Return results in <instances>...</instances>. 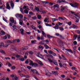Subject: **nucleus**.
Masks as SVG:
<instances>
[{
  "label": "nucleus",
  "mask_w": 80,
  "mask_h": 80,
  "mask_svg": "<svg viewBox=\"0 0 80 80\" xmlns=\"http://www.w3.org/2000/svg\"><path fill=\"white\" fill-rule=\"evenodd\" d=\"M3 46H4V44H3V42H1L0 44V48L2 47H3Z\"/></svg>",
  "instance_id": "a211bd4d"
},
{
  "label": "nucleus",
  "mask_w": 80,
  "mask_h": 80,
  "mask_svg": "<svg viewBox=\"0 0 80 80\" xmlns=\"http://www.w3.org/2000/svg\"><path fill=\"white\" fill-rule=\"evenodd\" d=\"M42 34L44 36V37H46V34H45V32H44V31H42Z\"/></svg>",
  "instance_id": "b1692460"
},
{
  "label": "nucleus",
  "mask_w": 80,
  "mask_h": 80,
  "mask_svg": "<svg viewBox=\"0 0 80 80\" xmlns=\"http://www.w3.org/2000/svg\"><path fill=\"white\" fill-rule=\"evenodd\" d=\"M29 53L30 55H32V54H33V52H32V51H29Z\"/></svg>",
  "instance_id": "49530a36"
},
{
  "label": "nucleus",
  "mask_w": 80,
  "mask_h": 80,
  "mask_svg": "<svg viewBox=\"0 0 80 80\" xmlns=\"http://www.w3.org/2000/svg\"><path fill=\"white\" fill-rule=\"evenodd\" d=\"M6 43H9L11 44V43H13V42H12V41H11L10 40H9L6 41Z\"/></svg>",
  "instance_id": "4468645a"
},
{
  "label": "nucleus",
  "mask_w": 80,
  "mask_h": 80,
  "mask_svg": "<svg viewBox=\"0 0 80 80\" xmlns=\"http://www.w3.org/2000/svg\"><path fill=\"white\" fill-rule=\"evenodd\" d=\"M11 5L12 8H13V7H14V4L13 3H11Z\"/></svg>",
  "instance_id": "a878e982"
},
{
  "label": "nucleus",
  "mask_w": 80,
  "mask_h": 80,
  "mask_svg": "<svg viewBox=\"0 0 80 80\" xmlns=\"http://www.w3.org/2000/svg\"><path fill=\"white\" fill-rule=\"evenodd\" d=\"M60 42H61V44H60L61 46H63L64 45V42L62 41H61Z\"/></svg>",
  "instance_id": "dca6fc26"
},
{
  "label": "nucleus",
  "mask_w": 80,
  "mask_h": 80,
  "mask_svg": "<svg viewBox=\"0 0 80 80\" xmlns=\"http://www.w3.org/2000/svg\"><path fill=\"white\" fill-rule=\"evenodd\" d=\"M42 3H43V4H44V5H46V4H48V2L47 1H42Z\"/></svg>",
  "instance_id": "4be33fe9"
},
{
  "label": "nucleus",
  "mask_w": 80,
  "mask_h": 80,
  "mask_svg": "<svg viewBox=\"0 0 80 80\" xmlns=\"http://www.w3.org/2000/svg\"><path fill=\"white\" fill-rule=\"evenodd\" d=\"M3 38L4 39H7V35L5 36L4 37H3Z\"/></svg>",
  "instance_id": "680f3d73"
},
{
  "label": "nucleus",
  "mask_w": 80,
  "mask_h": 80,
  "mask_svg": "<svg viewBox=\"0 0 80 80\" xmlns=\"http://www.w3.org/2000/svg\"><path fill=\"white\" fill-rule=\"evenodd\" d=\"M20 31L21 32V33L22 35H24V33H23V32H24V29H20Z\"/></svg>",
  "instance_id": "423d86ee"
},
{
  "label": "nucleus",
  "mask_w": 80,
  "mask_h": 80,
  "mask_svg": "<svg viewBox=\"0 0 80 80\" xmlns=\"http://www.w3.org/2000/svg\"><path fill=\"white\" fill-rule=\"evenodd\" d=\"M73 28H77L78 27L77 26L75 25L74 24H73V27H72Z\"/></svg>",
  "instance_id": "412c9836"
},
{
  "label": "nucleus",
  "mask_w": 80,
  "mask_h": 80,
  "mask_svg": "<svg viewBox=\"0 0 80 80\" xmlns=\"http://www.w3.org/2000/svg\"><path fill=\"white\" fill-rule=\"evenodd\" d=\"M16 58H20V57H21V56H20V55L17 54L16 56Z\"/></svg>",
  "instance_id": "7c9ffc66"
},
{
  "label": "nucleus",
  "mask_w": 80,
  "mask_h": 80,
  "mask_svg": "<svg viewBox=\"0 0 80 80\" xmlns=\"http://www.w3.org/2000/svg\"><path fill=\"white\" fill-rule=\"evenodd\" d=\"M6 4L7 6L6 8H7V9H8V10H10V7L8 4V3L7 2Z\"/></svg>",
  "instance_id": "6e6552de"
},
{
  "label": "nucleus",
  "mask_w": 80,
  "mask_h": 80,
  "mask_svg": "<svg viewBox=\"0 0 80 80\" xmlns=\"http://www.w3.org/2000/svg\"><path fill=\"white\" fill-rule=\"evenodd\" d=\"M60 38L62 39H65L64 37H63V36H62V35H60Z\"/></svg>",
  "instance_id": "de8ad7c7"
},
{
  "label": "nucleus",
  "mask_w": 80,
  "mask_h": 80,
  "mask_svg": "<svg viewBox=\"0 0 80 80\" xmlns=\"http://www.w3.org/2000/svg\"><path fill=\"white\" fill-rule=\"evenodd\" d=\"M31 72H33V73H36V74H37V73H38V72L37 71V70L35 69H31Z\"/></svg>",
  "instance_id": "7ed1b4c3"
},
{
  "label": "nucleus",
  "mask_w": 80,
  "mask_h": 80,
  "mask_svg": "<svg viewBox=\"0 0 80 80\" xmlns=\"http://www.w3.org/2000/svg\"><path fill=\"white\" fill-rule=\"evenodd\" d=\"M62 2H63V3H68V2H66L65 0H61V1H60V3H62Z\"/></svg>",
  "instance_id": "f3484780"
},
{
  "label": "nucleus",
  "mask_w": 80,
  "mask_h": 80,
  "mask_svg": "<svg viewBox=\"0 0 80 80\" xmlns=\"http://www.w3.org/2000/svg\"><path fill=\"white\" fill-rule=\"evenodd\" d=\"M60 20H61V21H62V20H63V21L64 20H65V19H64V18H63L62 17H60Z\"/></svg>",
  "instance_id": "c03bdc74"
},
{
  "label": "nucleus",
  "mask_w": 80,
  "mask_h": 80,
  "mask_svg": "<svg viewBox=\"0 0 80 80\" xmlns=\"http://www.w3.org/2000/svg\"><path fill=\"white\" fill-rule=\"evenodd\" d=\"M68 25H71L72 24V22H69L68 23Z\"/></svg>",
  "instance_id": "0e129e2a"
},
{
  "label": "nucleus",
  "mask_w": 80,
  "mask_h": 80,
  "mask_svg": "<svg viewBox=\"0 0 80 80\" xmlns=\"http://www.w3.org/2000/svg\"><path fill=\"white\" fill-rule=\"evenodd\" d=\"M59 8V6L58 4H56V5H55L54 6V8Z\"/></svg>",
  "instance_id": "0eeeda50"
},
{
  "label": "nucleus",
  "mask_w": 80,
  "mask_h": 80,
  "mask_svg": "<svg viewBox=\"0 0 80 80\" xmlns=\"http://www.w3.org/2000/svg\"><path fill=\"white\" fill-rule=\"evenodd\" d=\"M55 65H58V63H57V62H54L53 61V62Z\"/></svg>",
  "instance_id": "09e8293b"
},
{
  "label": "nucleus",
  "mask_w": 80,
  "mask_h": 80,
  "mask_svg": "<svg viewBox=\"0 0 80 80\" xmlns=\"http://www.w3.org/2000/svg\"><path fill=\"white\" fill-rule=\"evenodd\" d=\"M19 15H20V16H19V17L20 18H23V15H22L21 14H19Z\"/></svg>",
  "instance_id": "13d9d810"
},
{
  "label": "nucleus",
  "mask_w": 80,
  "mask_h": 80,
  "mask_svg": "<svg viewBox=\"0 0 80 80\" xmlns=\"http://www.w3.org/2000/svg\"><path fill=\"white\" fill-rule=\"evenodd\" d=\"M16 41L17 42H18V43L20 42V39H16Z\"/></svg>",
  "instance_id": "774afa93"
},
{
  "label": "nucleus",
  "mask_w": 80,
  "mask_h": 80,
  "mask_svg": "<svg viewBox=\"0 0 80 80\" xmlns=\"http://www.w3.org/2000/svg\"><path fill=\"white\" fill-rule=\"evenodd\" d=\"M77 19L75 21V23H78L79 22V19Z\"/></svg>",
  "instance_id": "603ef678"
},
{
  "label": "nucleus",
  "mask_w": 80,
  "mask_h": 80,
  "mask_svg": "<svg viewBox=\"0 0 80 80\" xmlns=\"http://www.w3.org/2000/svg\"><path fill=\"white\" fill-rule=\"evenodd\" d=\"M44 47H46V49H48V48H49V46H48L47 44H45V45H44Z\"/></svg>",
  "instance_id": "bb28decb"
},
{
  "label": "nucleus",
  "mask_w": 80,
  "mask_h": 80,
  "mask_svg": "<svg viewBox=\"0 0 80 80\" xmlns=\"http://www.w3.org/2000/svg\"><path fill=\"white\" fill-rule=\"evenodd\" d=\"M0 52H1V53H4V54H6V53H5V52L2 50H0Z\"/></svg>",
  "instance_id": "6ab92c4d"
},
{
  "label": "nucleus",
  "mask_w": 80,
  "mask_h": 80,
  "mask_svg": "<svg viewBox=\"0 0 80 80\" xmlns=\"http://www.w3.org/2000/svg\"><path fill=\"white\" fill-rule=\"evenodd\" d=\"M63 65H64V68H67V64L65 63H63Z\"/></svg>",
  "instance_id": "ea45409f"
},
{
  "label": "nucleus",
  "mask_w": 80,
  "mask_h": 80,
  "mask_svg": "<svg viewBox=\"0 0 80 80\" xmlns=\"http://www.w3.org/2000/svg\"><path fill=\"white\" fill-rule=\"evenodd\" d=\"M16 17L17 18H18L20 17V14H17L16 15Z\"/></svg>",
  "instance_id": "e433bc0d"
},
{
  "label": "nucleus",
  "mask_w": 80,
  "mask_h": 80,
  "mask_svg": "<svg viewBox=\"0 0 80 80\" xmlns=\"http://www.w3.org/2000/svg\"><path fill=\"white\" fill-rule=\"evenodd\" d=\"M32 19H33V20H36V18H37V17H36V16L32 18Z\"/></svg>",
  "instance_id": "052dcab7"
},
{
  "label": "nucleus",
  "mask_w": 80,
  "mask_h": 80,
  "mask_svg": "<svg viewBox=\"0 0 80 80\" xmlns=\"http://www.w3.org/2000/svg\"><path fill=\"white\" fill-rule=\"evenodd\" d=\"M24 12L25 13H26V14L28 13V10H27V9H25L24 10Z\"/></svg>",
  "instance_id": "393cba45"
},
{
  "label": "nucleus",
  "mask_w": 80,
  "mask_h": 80,
  "mask_svg": "<svg viewBox=\"0 0 80 80\" xmlns=\"http://www.w3.org/2000/svg\"><path fill=\"white\" fill-rule=\"evenodd\" d=\"M29 62H30L29 65H30V66H32V67H38V64L36 63H33V61L31 60H30Z\"/></svg>",
  "instance_id": "f257e3e1"
},
{
  "label": "nucleus",
  "mask_w": 80,
  "mask_h": 80,
  "mask_svg": "<svg viewBox=\"0 0 80 80\" xmlns=\"http://www.w3.org/2000/svg\"><path fill=\"white\" fill-rule=\"evenodd\" d=\"M52 73H53V74H54V75H56V74H57V72L53 71L52 72Z\"/></svg>",
  "instance_id": "2f4dec72"
},
{
  "label": "nucleus",
  "mask_w": 80,
  "mask_h": 80,
  "mask_svg": "<svg viewBox=\"0 0 80 80\" xmlns=\"http://www.w3.org/2000/svg\"><path fill=\"white\" fill-rule=\"evenodd\" d=\"M27 68L28 69V70H30L32 68V67L28 66L27 67Z\"/></svg>",
  "instance_id": "4c0bfd02"
},
{
  "label": "nucleus",
  "mask_w": 80,
  "mask_h": 80,
  "mask_svg": "<svg viewBox=\"0 0 80 80\" xmlns=\"http://www.w3.org/2000/svg\"><path fill=\"white\" fill-rule=\"evenodd\" d=\"M24 60L25 59H24L23 58H21V62H23Z\"/></svg>",
  "instance_id": "864d4df0"
},
{
  "label": "nucleus",
  "mask_w": 80,
  "mask_h": 80,
  "mask_svg": "<svg viewBox=\"0 0 80 80\" xmlns=\"http://www.w3.org/2000/svg\"><path fill=\"white\" fill-rule=\"evenodd\" d=\"M28 46H25L22 48V50H28Z\"/></svg>",
  "instance_id": "9d476101"
},
{
  "label": "nucleus",
  "mask_w": 80,
  "mask_h": 80,
  "mask_svg": "<svg viewBox=\"0 0 80 80\" xmlns=\"http://www.w3.org/2000/svg\"><path fill=\"white\" fill-rule=\"evenodd\" d=\"M41 40H44V38H43V36H41Z\"/></svg>",
  "instance_id": "338daca9"
},
{
  "label": "nucleus",
  "mask_w": 80,
  "mask_h": 80,
  "mask_svg": "<svg viewBox=\"0 0 80 80\" xmlns=\"http://www.w3.org/2000/svg\"><path fill=\"white\" fill-rule=\"evenodd\" d=\"M23 22H21L20 21L19 22V24L21 25H23Z\"/></svg>",
  "instance_id": "3c124183"
},
{
  "label": "nucleus",
  "mask_w": 80,
  "mask_h": 80,
  "mask_svg": "<svg viewBox=\"0 0 80 80\" xmlns=\"http://www.w3.org/2000/svg\"><path fill=\"white\" fill-rule=\"evenodd\" d=\"M9 44H5V45L3 46V47L4 48H6V47H8V45H9Z\"/></svg>",
  "instance_id": "5701e85b"
},
{
  "label": "nucleus",
  "mask_w": 80,
  "mask_h": 80,
  "mask_svg": "<svg viewBox=\"0 0 80 80\" xmlns=\"http://www.w3.org/2000/svg\"><path fill=\"white\" fill-rule=\"evenodd\" d=\"M10 22H11L12 23H14V22L15 21L14 20V19H13L12 20L10 19Z\"/></svg>",
  "instance_id": "cd10ccee"
},
{
  "label": "nucleus",
  "mask_w": 80,
  "mask_h": 80,
  "mask_svg": "<svg viewBox=\"0 0 80 80\" xmlns=\"http://www.w3.org/2000/svg\"><path fill=\"white\" fill-rule=\"evenodd\" d=\"M46 72V75H47V76H48V77H50V75L51 74V73L49 72L48 70H45Z\"/></svg>",
  "instance_id": "f03ea898"
},
{
  "label": "nucleus",
  "mask_w": 80,
  "mask_h": 80,
  "mask_svg": "<svg viewBox=\"0 0 80 80\" xmlns=\"http://www.w3.org/2000/svg\"><path fill=\"white\" fill-rule=\"evenodd\" d=\"M73 43L74 44V45H77V42L75 41L73 42Z\"/></svg>",
  "instance_id": "72a5a7b5"
},
{
  "label": "nucleus",
  "mask_w": 80,
  "mask_h": 80,
  "mask_svg": "<svg viewBox=\"0 0 80 80\" xmlns=\"http://www.w3.org/2000/svg\"><path fill=\"white\" fill-rule=\"evenodd\" d=\"M52 20L53 22H55V21H56V20H58V19L57 18H52Z\"/></svg>",
  "instance_id": "c756f323"
},
{
  "label": "nucleus",
  "mask_w": 80,
  "mask_h": 80,
  "mask_svg": "<svg viewBox=\"0 0 80 80\" xmlns=\"http://www.w3.org/2000/svg\"><path fill=\"white\" fill-rule=\"evenodd\" d=\"M12 69H13V70L15 69L16 68V67L15 66H12Z\"/></svg>",
  "instance_id": "6e6d98bb"
},
{
  "label": "nucleus",
  "mask_w": 80,
  "mask_h": 80,
  "mask_svg": "<svg viewBox=\"0 0 80 80\" xmlns=\"http://www.w3.org/2000/svg\"><path fill=\"white\" fill-rule=\"evenodd\" d=\"M40 55L41 57H40V58H42V59H43V56L41 54H40Z\"/></svg>",
  "instance_id": "8fccbe9b"
},
{
  "label": "nucleus",
  "mask_w": 80,
  "mask_h": 80,
  "mask_svg": "<svg viewBox=\"0 0 80 80\" xmlns=\"http://www.w3.org/2000/svg\"><path fill=\"white\" fill-rule=\"evenodd\" d=\"M44 41H42L40 42L39 43L40 45H45V44L43 43Z\"/></svg>",
  "instance_id": "aec40b11"
},
{
  "label": "nucleus",
  "mask_w": 80,
  "mask_h": 80,
  "mask_svg": "<svg viewBox=\"0 0 80 80\" xmlns=\"http://www.w3.org/2000/svg\"><path fill=\"white\" fill-rule=\"evenodd\" d=\"M48 20V18H45V19L44 20V22H47Z\"/></svg>",
  "instance_id": "473e14b6"
},
{
  "label": "nucleus",
  "mask_w": 80,
  "mask_h": 80,
  "mask_svg": "<svg viewBox=\"0 0 80 80\" xmlns=\"http://www.w3.org/2000/svg\"><path fill=\"white\" fill-rule=\"evenodd\" d=\"M25 63L26 64H28V59H27L25 62Z\"/></svg>",
  "instance_id": "58836bf2"
},
{
  "label": "nucleus",
  "mask_w": 80,
  "mask_h": 80,
  "mask_svg": "<svg viewBox=\"0 0 80 80\" xmlns=\"http://www.w3.org/2000/svg\"><path fill=\"white\" fill-rule=\"evenodd\" d=\"M57 42L58 43L59 45H60V39H58L57 40Z\"/></svg>",
  "instance_id": "c85d7f7f"
},
{
  "label": "nucleus",
  "mask_w": 80,
  "mask_h": 80,
  "mask_svg": "<svg viewBox=\"0 0 80 80\" xmlns=\"http://www.w3.org/2000/svg\"><path fill=\"white\" fill-rule=\"evenodd\" d=\"M18 78L17 77H15L14 78H12V80H18Z\"/></svg>",
  "instance_id": "c9c22d12"
},
{
  "label": "nucleus",
  "mask_w": 80,
  "mask_h": 80,
  "mask_svg": "<svg viewBox=\"0 0 80 80\" xmlns=\"http://www.w3.org/2000/svg\"><path fill=\"white\" fill-rule=\"evenodd\" d=\"M35 9L36 11H37V12H40V9L38 7H35Z\"/></svg>",
  "instance_id": "f8f14e48"
},
{
  "label": "nucleus",
  "mask_w": 80,
  "mask_h": 80,
  "mask_svg": "<svg viewBox=\"0 0 80 80\" xmlns=\"http://www.w3.org/2000/svg\"><path fill=\"white\" fill-rule=\"evenodd\" d=\"M76 32L77 33H78L79 34V33H80V31L79 30L77 31Z\"/></svg>",
  "instance_id": "69168bd1"
},
{
  "label": "nucleus",
  "mask_w": 80,
  "mask_h": 80,
  "mask_svg": "<svg viewBox=\"0 0 80 80\" xmlns=\"http://www.w3.org/2000/svg\"><path fill=\"white\" fill-rule=\"evenodd\" d=\"M47 37L49 38H52L53 37L50 36V35H47Z\"/></svg>",
  "instance_id": "a19ab883"
},
{
  "label": "nucleus",
  "mask_w": 80,
  "mask_h": 80,
  "mask_svg": "<svg viewBox=\"0 0 80 80\" xmlns=\"http://www.w3.org/2000/svg\"><path fill=\"white\" fill-rule=\"evenodd\" d=\"M49 53H50L51 54H53V51H51V50H49Z\"/></svg>",
  "instance_id": "f704fd0d"
},
{
  "label": "nucleus",
  "mask_w": 80,
  "mask_h": 80,
  "mask_svg": "<svg viewBox=\"0 0 80 80\" xmlns=\"http://www.w3.org/2000/svg\"><path fill=\"white\" fill-rule=\"evenodd\" d=\"M61 12H64L65 11H64L65 8H64L62 6L61 7Z\"/></svg>",
  "instance_id": "39448f33"
},
{
  "label": "nucleus",
  "mask_w": 80,
  "mask_h": 80,
  "mask_svg": "<svg viewBox=\"0 0 80 80\" xmlns=\"http://www.w3.org/2000/svg\"><path fill=\"white\" fill-rule=\"evenodd\" d=\"M78 6V4L77 3H75L74 4V7L75 8H77Z\"/></svg>",
  "instance_id": "1a4fd4ad"
},
{
  "label": "nucleus",
  "mask_w": 80,
  "mask_h": 80,
  "mask_svg": "<svg viewBox=\"0 0 80 80\" xmlns=\"http://www.w3.org/2000/svg\"><path fill=\"white\" fill-rule=\"evenodd\" d=\"M65 50H67V51H68V52H72V51L71 49H65Z\"/></svg>",
  "instance_id": "5fc2aeb1"
},
{
  "label": "nucleus",
  "mask_w": 80,
  "mask_h": 80,
  "mask_svg": "<svg viewBox=\"0 0 80 80\" xmlns=\"http://www.w3.org/2000/svg\"><path fill=\"white\" fill-rule=\"evenodd\" d=\"M54 27L55 29H58L59 28L60 30V27H59L58 24H56V25Z\"/></svg>",
  "instance_id": "20e7f679"
},
{
  "label": "nucleus",
  "mask_w": 80,
  "mask_h": 80,
  "mask_svg": "<svg viewBox=\"0 0 80 80\" xmlns=\"http://www.w3.org/2000/svg\"><path fill=\"white\" fill-rule=\"evenodd\" d=\"M38 19H40V18H41V16L40 15H38Z\"/></svg>",
  "instance_id": "bf43d9fd"
},
{
  "label": "nucleus",
  "mask_w": 80,
  "mask_h": 80,
  "mask_svg": "<svg viewBox=\"0 0 80 80\" xmlns=\"http://www.w3.org/2000/svg\"><path fill=\"white\" fill-rule=\"evenodd\" d=\"M27 7H28L27 6H24L23 8V9H26Z\"/></svg>",
  "instance_id": "79ce46f5"
},
{
  "label": "nucleus",
  "mask_w": 80,
  "mask_h": 80,
  "mask_svg": "<svg viewBox=\"0 0 80 80\" xmlns=\"http://www.w3.org/2000/svg\"><path fill=\"white\" fill-rule=\"evenodd\" d=\"M78 37V35H77L75 34L74 35L73 37V38H75V39H74V40H76V38H77Z\"/></svg>",
  "instance_id": "ddd939ff"
},
{
  "label": "nucleus",
  "mask_w": 80,
  "mask_h": 80,
  "mask_svg": "<svg viewBox=\"0 0 80 80\" xmlns=\"http://www.w3.org/2000/svg\"><path fill=\"white\" fill-rule=\"evenodd\" d=\"M0 33H1V35H5V32H4V31H2Z\"/></svg>",
  "instance_id": "2eb2a0df"
},
{
  "label": "nucleus",
  "mask_w": 80,
  "mask_h": 80,
  "mask_svg": "<svg viewBox=\"0 0 80 80\" xmlns=\"http://www.w3.org/2000/svg\"><path fill=\"white\" fill-rule=\"evenodd\" d=\"M48 60L51 63H53V61H52V60L51 59H48Z\"/></svg>",
  "instance_id": "37998d69"
},
{
  "label": "nucleus",
  "mask_w": 80,
  "mask_h": 80,
  "mask_svg": "<svg viewBox=\"0 0 80 80\" xmlns=\"http://www.w3.org/2000/svg\"><path fill=\"white\" fill-rule=\"evenodd\" d=\"M75 16L74 17L75 18H76V19H79L80 18V17H79V16H78L77 14H75Z\"/></svg>",
  "instance_id": "9b49d317"
},
{
  "label": "nucleus",
  "mask_w": 80,
  "mask_h": 80,
  "mask_svg": "<svg viewBox=\"0 0 80 80\" xmlns=\"http://www.w3.org/2000/svg\"><path fill=\"white\" fill-rule=\"evenodd\" d=\"M61 76L62 78H65V76L64 75H62Z\"/></svg>",
  "instance_id": "4d7b16f0"
},
{
  "label": "nucleus",
  "mask_w": 80,
  "mask_h": 80,
  "mask_svg": "<svg viewBox=\"0 0 80 80\" xmlns=\"http://www.w3.org/2000/svg\"><path fill=\"white\" fill-rule=\"evenodd\" d=\"M39 48H42V49H43V47L41 46V45H40L39 46Z\"/></svg>",
  "instance_id": "a18cd8bd"
},
{
  "label": "nucleus",
  "mask_w": 80,
  "mask_h": 80,
  "mask_svg": "<svg viewBox=\"0 0 80 80\" xmlns=\"http://www.w3.org/2000/svg\"><path fill=\"white\" fill-rule=\"evenodd\" d=\"M64 30V29L62 27H60V30H61V31H63V30Z\"/></svg>",
  "instance_id": "e2e57ef3"
}]
</instances>
